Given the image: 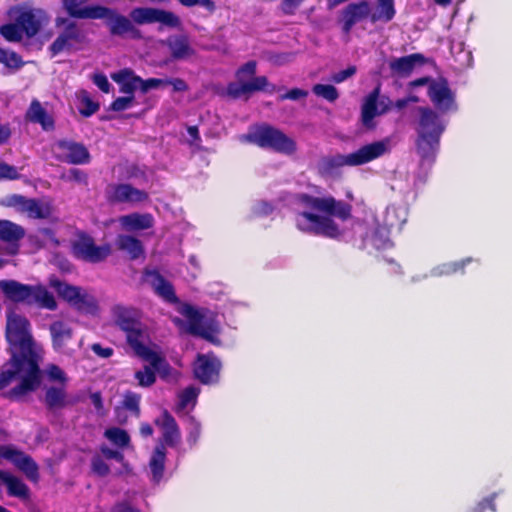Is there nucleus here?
<instances>
[{
	"label": "nucleus",
	"instance_id": "nucleus-60",
	"mask_svg": "<svg viewBox=\"0 0 512 512\" xmlns=\"http://www.w3.org/2000/svg\"><path fill=\"white\" fill-rule=\"evenodd\" d=\"M200 432H201L200 424L193 421L191 424L190 430H189L187 441L190 444L194 445L200 436Z\"/></svg>",
	"mask_w": 512,
	"mask_h": 512
},
{
	"label": "nucleus",
	"instance_id": "nucleus-34",
	"mask_svg": "<svg viewBox=\"0 0 512 512\" xmlns=\"http://www.w3.org/2000/svg\"><path fill=\"white\" fill-rule=\"evenodd\" d=\"M149 364L145 365L142 369L137 370L135 372V379L138 382V385L141 387H150L156 381L155 372H158L161 377H167L169 373V365L167 364L166 368L162 371L156 369L150 361H147Z\"/></svg>",
	"mask_w": 512,
	"mask_h": 512
},
{
	"label": "nucleus",
	"instance_id": "nucleus-37",
	"mask_svg": "<svg viewBox=\"0 0 512 512\" xmlns=\"http://www.w3.org/2000/svg\"><path fill=\"white\" fill-rule=\"evenodd\" d=\"M395 15L393 0H377V5L371 8L370 21L372 23L382 21L389 22Z\"/></svg>",
	"mask_w": 512,
	"mask_h": 512
},
{
	"label": "nucleus",
	"instance_id": "nucleus-33",
	"mask_svg": "<svg viewBox=\"0 0 512 512\" xmlns=\"http://www.w3.org/2000/svg\"><path fill=\"white\" fill-rule=\"evenodd\" d=\"M26 117L34 123H39L44 130H50L53 128L54 123L52 118L47 114L45 109L37 100L32 101L29 109L27 110Z\"/></svg>",
	"mask_w": 512,
	"mask_h": 512
},
{
	"label": "nucleus",
	"instance_id": "nucleus-57",
	"mask_svg": "<svg viewBox=\"0 0 512 512\" xmlns=\"http://www.w3.org/2000/svg\"><path fill=\"white\" fill-rule=\"evenodd\" d=\"M356 72V68L354 66H350L345 70L339 71L337 73H334L331 76V80L335 83H341L348 79L349 77L353 76Z\"/></svg>",
	"mask_w": 512,
	"mask_h": 512
},
{
	"label": "nucleus",
	"instance_id": "nucleus-19",
	"mask_svg": "<svg viewBox=\"0 0 512 512\" xmlns=\"http://www.w3.org/2000/svg\"><path fill=\"white\" fill-rule=\"evenodd\" d=\"M370 16L371 5L368 1L362 0L348 4L341 11L340 16L343 31L349 33L356 24L370 19Z\"/></svg>",
	"mask_w": 512,
	"mask_h": 512
},
{
	"label": "nucleus",
	"instance_id": "nucleus-26",
	"mask_svg": "<svg viewBox=\"0 0 512 512\" xmlns=\"http://www.w3.org/2000/svg\"><path fill=\"white\" fill-rule=\"evenodd\" d=\"M145 282L152 286L155 293L167 302H176L173 286L156 271H146Z\"/></svg>",
	"mask_w": 512,
	"mask_h": 512
},
{
	"label": "nucleus",
	"instance_id": "nucleus-30",
	"mask_svg": "<svg viewBox=\"0 0 512 512\" xmlns=\"http://www.w3.org/2000/svg\"><path fill=\"white\" fill-rule=\"evenodd\" d=\"M0 483L7 487L10 496L20 499H26L29 496V489L25 483L9 472L0 470Z\"/></svg>",
	"mask_w": 512,
	"mask_h": 512
},
{
	"label": "nucleus",
	"instance_id": "nucleus-9",
	"mask_svg": "<svg viewBox=\"0 0 512 512\" xmlns=\"http://www.w3.org/2000/svg\"><path fill=\"white\" fill-rule=\"evenodd\" d=\"M179 313L186 319L188 332L214 344L219 342L220 323L212 312L182 304L179 307Z\"/></svg>",
	"mask_w": 512,
	"mask_h": 512
},
{
	"label": "nucleus",
	"instance_id": "nucleus-61",
	"mask_svg": "<svg viewBox=\"0 0 512 512\" xmlns=\"http://www.w3.org/2000/svg\"><path fill=\"white\" fill-rule=\"evenodd\" d=\"M92 351L100 356L101 358H109L113 354V349L110 347H102L100 344H93L91 346Z\"/></svg>",
	"mask_w": 512,
	"mask_h": 512
},
{
	"label": "nucleus",
	"instance_id": "nucleus-22",
	"mask_svg": "<svg viewBox=\"0 0 512 512\" xmlns=\"http://www.w3.org/2000/svg\"><path fill=\"white\" fill-rule=\"evenodd\" d=\"M155 425L161 431L162 437L159 444L163 446L176 447L181 440V433L175 419L167 412L163 411L155 420Z\"/></svg>",
	"mask_w": 512,
	"mask_h": 512
},
{
	"label": "nucleus",
	"instance_id": "nucleus-13",
	"mask_svg": "<svg viewBox=\"0 0 512 512\" xmlns=\"http://www.w3.org/2000/svg\"><path fill=\"white\" fill-rule=\"evenodd\" d=\"M130 18L138 25L161 23L167 27L176 28L181 24L180 18L173 12L151 7L134 8Z\"/></svg>",
	"mask_w": 512,
	"mask_h": 512
},
{
	"label": "nucleus",
	"instance_id": "nucleus-39",
	"mask_svg": "<svg viewBox=\"0 0 512 512\" xmlns=\"http://www.w3.org/2000/svg\"><path fill=\"white\" fill-rule=\"evenodd\" d=\"M390 229L387 226L377 227L373 233L366 238V242L370 243L376 249H384L390 246Z\"/></svg>",
	"mask_w": 512,
	"mask_h": 512
},
{
	"label": "nucleus",
	"instance_id": "nucleus-16",
	"mask_svg": "<svg viewBox=\"0 0 512 512\" xmlns=\"http://www.w3.org/2000/svg\"><path fill=\"white\" fill-rule=\"evenodd\" d=\"M428 95L434 106L441 112H452L457 109L455 95L444 79H435L430 82Z\"/></svg>",
	"mask_w": 512,
	"mask_h": 512
},
{
	"label": "nucleus",
	"instance_id": "nucleus-53",
	"mask_svg": "<svg viewBox=\"0 0 512 512\" xmlns=\"http://www.w3.org/2000/svg\"><path fill=\"white\" fill-rule=\"evenodd\" d=\"M19 178L17 168L7 163H0V180L9 179L14 180Z\"/></svg>",
	"mask_w": 512,
	"mask_h": 512
},
{
	"label": "nucleus",
	"instance_id": "nucleus-62",
	"mask_svg": "<svg viewBox=\"0 0 512 512\" xmlns=\"http://www.w3.org/2000/svg\"><path fill=\"white\" fill-rule=\"evenodd\" d=\"M166 85H171L176 92H183L188 89L186 82L180 78L165 79Z\"/></svg>",
	"mask_w": 512,
	"mask_h": 512
},
{
	"label": "nucleus",
	"instance_id": "nucleus-5",
	"mask_svg": "<svg viewBox=\"0 0 512 512\" xmlns=\"http://www.w3.org/2000/svg\"><path fill=\"white\" fill-rule=\"evenodd\" d=\"M12 23L0 28L1 35L8 41H20L23 36H35L46 19L42 9L27 4L13 7L9 10Z\"/></svg>",
	"mask_w": 512,
	"mask_h": 512
},
{
	"label": "nucleus",
	"instance_id": "nucleus-48",
	"mask_svg": "<svg viewBox=\"0 0 512 512\" xmlns=\"http://www.w3.org/2000/svg\"><path fill=\"white\" fill-rule=\"evenodd\" d=\"M34 238L37 240L40 247L53 248L58 245V241L53 232L49 229H39L35 233Z\"/></svg>",
	"mask_w": 512,
	"mask_h": 512
},
{
	"label": "nucleus",
	"instance_id": "nucleus-18",
	"mask_svg": "<svg viewBox=\"0 0 512 512\" xmlns=\"http://www.w3.org/2000/svg\"><path fill=\"white\" fill-rule=\"evenodd\" d=\"M53 152L62 161L72 164H85L89 162V152L79 143L61 140L53 145Z\"/></svg>",
	"mask_w": 512,
	"mask_h": 512
},
{
	"label": "nucleus",
	"instance_id": "nucleus-59",
	"mask_svg": "<svg viewBox=\"0 0 512 512\" xmlns=\"http://www.w3.org/2000/svg\"><path fill=\"white\" fill-rule=\"evenodd\" d=\"M101 453L105 459H114L117 462H120V463L123 462L124 457H123L122 453L112 450L109 447H106V446L102 447Z\"/></svg>",
	"mask_w": 512,
	"mask_h": 512
},
{
	"label": "nucleus",
	"instance_id": "nucleus-4",
	"mask_svg": "<svg viewBox=\"0 0 512 512\" xmlns=\"http://www.w3.org/2000/svg\"><path fill=\"white\" fill-rule=\"evenodd\" d=\"M418 112L417 153L421 158V165L430 166L435 160L446 122L430 108H418Z\"/></svg>",
	"mask_w": 512,
	"mask_h": 512
},
{
	"label": "nucleus",
	"instance_id": "nucleus-31",
	"mask_svg": "<svg viewBox=\"0 0 512 512\" xmlns=\"http://www.w3.org/2000/svg\"><path fill=\"white\" fill-rule=\"evenodd\" d=\"M166 459V448L163 444H158L150 458L149 468L153 482L158 483L163 478L164 465Z\"/></svg>",
	"mask_w": 512,
	"mask_h": 512
},
{
	"label": "nucleus",
	"instance_id": "nucleus-64",
	"mask_svg": "<svg viewBox=\"0 0 512 512\" xmlns=\"http://www.w3.org/2000/svg\"><path fill=\"white\" fill-rule=\"evenodd\" d=\"M308 95V92L305 91V90H302V89H298V88H295V89H292L290 91H288L284 96L283 98L285 99H291V100H298L300 98H304Z\"/></svg>",
	"mask_w": 512,
	"mask_h": 512
},
{
	"label": "nucleus",
	"instance_id": "nucleus-41",
	"mask_svg": "<svg viewBox=\"0 0 512 512\" xmlns=\"http://www.w3.org/2000/svg\"><path fill=\"white\" fill-rule=\"evenodd\" d=\"M198 395L199 389L194 386L184 389L179 394L178 410L184 411L193 408L196 404Z\"/></svg>",
	"mask_w": 512,
	"mask_h": 512
},
{
	"label": "nucleus",
	"instance_id": "nucleus-51",
	"mask_svg": "<svg viewBox=\"0 0 512 512\" xmlns=\"http://www.w3.org/2000/svg\"><path fill=\"white\" fill-rule=\"evenodd\" d=\"M93 472L99 476H106L109 473V467L100 455L94 456L92 459Z\"/></svg>",
	"mask_w": 512,
	"mask_h": 512
},
{
	"label": "nucleus",
	"instance_id": "nucleus-44",
	"mask_svg": "<svg viewBox=\"0 0 512 512\" xmlns=\"http://www.w3.org/2000/svg\"><path fill=\"white\" fill-rule=\"evenodd\" d=\"M105 437L118 447H126L129 445L130 437L123 429L112 427L105 431Z\"/></svg>",
	"mask_w": 512,
	"mask_h": 512
},
{
	"label": "nucleus",
	"instance_id": "nucleus-46",
	"mask_svg": "<svg viewBox=\"0 0 512 512\" xmlns=\"http://www.w3.org/2000/svg\"><path fill=\"white\" fill-rule=\"evenodd\" d=\"M471 261L470 258H467L461 262L454 263H446L435 267L431 273L433 276H442V275H450L455 273L459 269H462L467 263Z\"/></svg>",
	"mask_w": 512,
	"mask_h": 512
},
{
	"label": "nucleus",
	"instance_id": "nucleus-10",
	"mask_svg": "<svg viewBox=\"0 0 512 512\" xmlns=\"http://www.w3.org/2000/svg\"><path fill=\"white\" fill-rule=\"evenodd\" d=\"M255 72L256 63L253 61L242 66L237 72V81L228 85V94L237 98L243 94L265 90L268 86L266 77H254Z\"/></svg>",
	"mask_w": 512,
	"mask_h": 512
},
{
	"label": "nucleus",
	"instance_id": "nucleus-1",
	"mask_svg": "<svg viewBox=\"0 0 512 512\" xmlns=\"http://www.w3.org/2000/svg\"><path fill=\"white\" fill-rule=\"evenodd\" d=\"M6 338L12 349V358L0 373V389L19 382L10 392L11 397H20L35 390L40 383L38 362L43 349L34 341L29 321L14 311L7 313Z\"/></svg>",
	"mask_w": 512,
	"mask_h": 512
},
{
	"label": "nucleus",
	"instance_id": "nucleus-56",
	"mask_svg": "<svg viewBox=\"0 0 512 512\" xmlns=\"http://www.w3.org/2000/svg\"><path fill=\"white\" fill-rule=\"evenodd\" d=\"M94 84L104 93H109L111 84L109 83L107 77L102 73L94 74L93 76Z\"/></svg>",
	"mask_w": 512,
	"mask_h": 512
},
{
	"label": "nucleus",
	"instance_id": "nucleus-49",
	"mask_svg": "<svg viewBox=\"0 0 512 512\" xmlns=\"http://www.w3.org/2000/svg\"><path fill=\"white\" fill-rule=\"evenodd\" d=\"M139 403H140V396L128 392L124 396L123 405L126 409L131 410L136 413V415L139 414Z\"/></svg>",
	"mask_w": 512,
	"mask_h": 512
},
{
	"label": "nucleus",
	"instance_id": "nucleus-58",
	"mask_svg": "<svg viewBox=\"0 0 512 512\" xmlns=\"http://www.w3.org/2000/svg\"><path fill=\"white\" fill-rule=\"evenodd\" d=\"M47 374L54 381L64 382L66 380L64 371L56 365H50L47 369Z\"/></svg>",
	"mask_w": 512,
	"mask_h": 512
},
{
	"label": "nucleus",
	"instance_id": "nucleus-36",
	"mask_svg": "<svg viewBox=\"0 0 512 512\" xmlns=\"http://www.w3.org/2000/svg\"><path fill=\"white\" fill-rule=\"evenodd\" d=\"M117 246L125 251L131 259H137L143 255V246L140 240L130 235H120L117 238Z\"/></svg>",
	"mask_w": 512,
	"mask_h": 512
},
{
	"label": "nucleus",
	"instance_id": "nucleus-27",
	"mask_svg": "<svg viewBox=\"0 0 512 512\" xmlns=\"http://www.w3.org/2000/svg\"><path fill=\"white\" fill-rule=\"evenodd\" d=\"M8 460L21 470L29 480L34 482L38 480V466L30 456L12 448Z\"/></svg>",
	"mask_w": 512,
	"mask_h": 512
},
{
	"label": "nucleus",
	"instance_id": "nucleus-3",
	"mask_svg": "<svg viewBox=\"0 0 512 512\" xmlns=\"http://www.w3.org/2000/svg\"><path fill=\"white\" fill-rule=\"evenodd\" d=\"M112 318L115 325L125 333L129 346L139 357L150 361L160 371L166 368L167 362L157 347L150 344L148 332L140 321V312L137 309L115 305L112 308Z\"/></svg>",
	"mask_w": 512,
	"mask_h": 512
},
{
	"label": "nucleus",
	"instance_id": "nucleus-45",
	"mask_svg": "<svg viewBox=\"0 0 512 512\" xmlns=\"http://www.w3.org/2000/svg\"><path fill=\"white\" fill-rule=\"evenodd\" d=\"M313 93L329 102H334L338 99V90L330 84H316L312 88Z\"/></svg>",
	"mask_w": 512,
	"mask_h": 512
},
{
	"label": "nucleus",
	"instance_id": "nucleus-25",
	"mask_svg": "<svg viewBox=\"0 0 512 512\" xmlns=\"http://www.w3.org/2000/svg\"><path fill=\"white\" fill-rule=\"evenodd\" d=\"M0 289L10 300L29 304L33 286L25 285L14 280H2L0 281Z\"/></svg>",
	"mask_w": 512,
	"mask_h": 512
},
{
	"label": "nucleus",
	"instance_id": "nucleus-52",
	"mask_svg": "<svg viewBox=\"0 0 512 512\" xmlns=\"http://www.w3.org/2000/svg\"><path fill=\"white\" fill-rule=\"evenodd\" d=\"M134 101V96H125V97H118L114 100V102L111 104V109L113 111H123L130 107H132Z\"/></svg>",
	"mask_w": 512,
	"mask_h": 512
},
{
	"label": "nucleus",
	"instance_id": "nucleus-20",
	"mask_svg": "<svg viewBox=\"0 0 512 512\" xmlns=\"http://www.w3.org/2000/svg\"><path fill=\"white\" fill-rule=\"evenodd\" d=\"M390 100L388 98H379V88L370 93L362 105V122L367 128L374 126L373 119L385 113L389 109Z\"/></svg>",
	"mask_w": 512,
	"mask_h": 512
},
{
	"label": "nucleus",
	"instance_id": "nucleus-35",
	"mask_svg": "<svg viewBox=\"0 0 512 512\" xmlns=\"http://www.w3.org/2000/svg\"><path fill=\"white\" fill-rule=\"evenodd\" d=\"M407 216L408 212L405 207L394 205L389 206L385 212L384 225L389 229H401L403 224L407 221Z\"/></svg>",
	"mask_w": 512,
	"mask_h": 512
},
{
	"label": "nucleus",
	"instance_id": "nucleus-32",
	"mask_svg": "<svg viewBox=\"0 0 512 512\" xmlns=\"http://www.w3.org/2000/svg\"><path fill=\"white\" fill-rule=\"evenodd\" d=\"M422 62V56L419 54H411L400 58L393 59L390 62V68L393 73L399 76H408L417 64Z\"/></svg>",
	"mask_w": 512,
	"mask_h": 512
},
{
	"label": "nucleus",
	"instance_id": "nucleus-11",
	"mask_svg": "<svg viewBox=\"0 0 512 512\" xmlns=\"http://www.w3.org/2000/svg\"><path fill=\"white\" fill-rule=\"evenodd\" d=\"M57 25H65L64 30L57 36L50 46L53 55L62 52H73L79 50L85 43L86 36L75 22L58 18Z\"/></svg>",
	"mask_w": 512,
	"mask_h": 512
},
{
	"label": "nucleus",
	"instance_id": "nucleus-28",
	"mask_svg": "<svg viewBox=\"0 0 512 512\" xmlns=\"http://www.w3.org/2000/svg\"><path fill=\"white\" fill-rule=\"evenodd\" d=\"M165 44L174 59L182 60L194 54V49L186 35H171L165 40Z\"/></svg>",
	"mask_w": 512,
	"mask_h": 512
},
{
	"label": "nucleus",
	"instance_id": "nucleus-7",
	"mask_svg": "<svg viewBox=\"0 0 512 512\" xmlns=\"http://www.w3.org/2000/svg\"><path fill=\"white\" fill-rule=\"evenodd\" d=\"M71 13L78 19H105L112 35H131L134 38L140 36L139 30L134 26L132 19L117 13L115 10L101 5H90L84 9L71 6Z\"/></svg>",
	"mask_w": 512,
	"mask_h": 512
},
{
	"label": "nucleus",
	"instance_id": "nucleus-29",
	"mask_svg": "<svg viewBox=\"0 0 512 512\" xmlns=\"http://www.w3.org/2000/svg\"><path fill=\"white\" fill-rule=\"evenodd\" d=\"M111 78L120 85V92L129 96L133 95L137 88L140 89L141 77L131 69L126 68L113 73Z\"/></svg>",
	"mask_w": 512,
	"mask_h": 512
},
{
	"label": "nucleus",
	"instance_id": "nucleus-47",
	"mask_svg": "<svg viewBox=\"0 0 512 512\" xmlns=\"http://www.w3.org/2000/svg\"><path fill=\"white\" fill-rule=\"evenodd\" d=\"M0 63L11 69H18L23 65L21 58L13 51L0 48Z\"/></svg>",
	"mask_w": 512,
	"mask_h": 512
},
{
	"label": "nucleus",
	"instance_id": "nucleus-15",
	"mask_svg": "<svg viewBox=\"0 0 512 512\" xmlns=\"http://www.w3.org/2000/svg\"><path fill=\"white\" fill-rule=\"evenodd\" d=\"M106 196L113 203H125L132 206L145 203L149 200V194L129 183L110 184L106 188Z\"/></svg>",
	"mask_w": 512,
	"mask_h": 512
},
{
	"label": "nucleus",
	"instance_id": "nucleus-63",
	"mask_svg": "<svg viewBox=\"0 0 512 512\" xmlns=\"http://www.w3.org/2000/svg\"><path fill=\"white\" fill-rule=\"evenodd\" d=\"M111 512H140L133 507L128 501L118 502L111 510Z\"/></svg>",
	"mask_w": 512,
	"mask_h": 512
},
{
	"label": "nucleus",
	"instance_id": "nucleus-6",
	"mask_svg": "<svg viewBox=\"0 0 512 512\" xmlns=\"http://www.w3.org/2000/svg\"><path fill=\"white\" fill-rule=\"evenodd\" d=\"M390 150V140L384 139L362 146L349 154H337L324 157L319 162L323 174L332 175L343 166H359L381 157Z\"/></svg>",
	"mask_w": 512,
	"mask_h": 512
},
{
	"label": "nucleus",
	"instance_id": "nucleus-24",
	"mask_svg": "<svg viewBox=\"0 0 512 512\" xmlns=\"http://www.w3.org/2000/svg\"><path fill=\"white\" fill-rule=\"evenodd\" d=\"M118 222L123 230L134 232L151 228L154 218L149 213L133 212L119 217Z\"/></svg>",
	"mask_w": 512,
	"mask_h": 512
},
{
	"label": "nucleus",
	"instance_id": "nucleus-55",
	"mask_svg": "<svg viewBox=\"0 0 512 512\" xmlns=\"http://www.w3.org/2000/svg\"><path fill=\"white\" fill-rule=\"evenodd\" d=\"M180 3L186 7H192L196 5H200L212 12L215 10V4L212 0H179Z\"/></svg>",
	"mask_w": 512,
	"mask_h": 512
},
{
	"label": "nucleus",
	"instance_id": "nucleus-43",
	"mask_svg": "<svg viewBox=\"0 0 512 512\" xmlns=\"http://www.w3.org/2000/svg\"><path fill=\"white\" fill-rule=\"evenodd\" d=\"M46 402L50 408H62L68 404L66 394L62 388H49L46 392Z\"/></svg>",
	"mask_w": 512,
	"mask_h": 512
},
{
	"label": "nucleus",
	"instance_id": "nucleus-42",
	"mask_svg": "<svg viewBox=\"0 0 512 512\" xmlns=\"http://www.w3.org/2000/svg\"><path fill=\"white\" fill-rule=\"evenodd\" d=\"M78 110L83 116H91L98 109L99 105L95 103L86 91L77 93Z\"/></svg>",
	"mask_w": 512,
	"mask_h": 512
},
{
	"label": "nucleus",
	"instance_id": "nucleus-2",
	"mask_svg": "<svg viewBox=\"0 0 512 512\" xmlns=\"http://www.w3.org/2000/svg\"><path fill=\"white\" fill-rule=\"evenodd\" d=\"M295 211V224L300 231L329 238L341 236L340 222L351 217V206L332 196L300 194Z\"/></svg>",
	"mask_w": 512,
	"mask_h": 512
},
{
	"label": "nucleus",
	"instance_id": "nucleus-17",
	"mask_svg": "<svg viewBox=\"0 0 512 512\" xmlns=\"http://www.w3.org/2000/svg\"><path fill=\"white\" fill-rule=\"evenodd\" d=\"M73 253L79 259L96 263L104 260L111 249L109 245L97 246L91 237L80 235L73 243Z\"/></svg>",
	"mask_w": 512,
	"mask_h": 512
},
{
	"label": "nucleus",
	"instance_id": "nucleus-23",
	"mask_svg": "<svg viewBox=\"0 0 512 512\" xmlns=\"http://www.w3.org/2000/svg\"><path fill=\"white\" fill-rule=\"evenodd\" d=\"M220 367V361L213 355H198L194 374L203 384L214 383L218 380Z\"/></svg>",
	"mask_w": 512,
	"mask_h": 512
},
{
	"label": "nucleus",
	"instance_id": "nucleus-14",
	"mask_svg": "<svg viewBox=\"0 0 512 512\" xmlns=\"http://www.w3.org/2000/svg\"><path fill=\"white\" fill-rule=\"evenodd\" d=\"M8 206L16 208L33 219H45L52 215L53 208L49 200L28 199L20 195H12L6 199Z\"/></svg>",
	"mask_w": 512,
	"mask_h": 512
},
{
	"label": "nucleus",
	"instance_id": "nucleus-40",
	"mask_svg": "<svg viewBox=\"0 0 512 512\" xmlns=\"http://www.w3.org/2000/svg\"><path fill=\"white\" fill-rule=\"evenodd\" d=\"M24 236V229L10 221H0V238L5 241L19 240Z\"/></svg>",
	"mask_w": 512,
	"mask_h": 512
},
{
	"label": "nucleus",
	"instance_id": "nucleus-54",
	"mask_svg": "<svg viewBox=\"0 0 512 512\" xmlns=\"http://www.w3.org/2000/svg\"><path fill=\"white\" fill-rule=\"evenodd\" d=\"M253 213L256 216H266L272 213L273 206L265 201H258L252 207Z\"/></svg>",
	"mask_w": 512,
	"mask_h": 512
},
{
	"label": "nucleus",
	"instance_id": "nucleus-8",
	"mask_svg": "<svg viewBox=\"0 0 512 512\" xmlns=\"http://www.w3.org/2000/svg\"><path fill=\"white\" fill-rule=\"evenodd\" d=\"M238 140L242 143H253L261 148L287 155L296 151V143L292 138L269 125L253 127L248 133L239 135Z\"/></svg>",
	"mask_w": 512,
	"mask_h": 512
},
{
	"label": "nucleus",
	"instance_id": "nucleus-12",
	"mask_svg": "<svg viewBox=\"0 0 512 512\" xmlns=\"http://www.w3.org/2000/svg\"><path fill=\"white\" fill-rule=\"evenodd\" d=\"M49 285L56 290L59 296L80 310L93 312L97 307L96 298L85 289L69 285L55 277L50 278Z\"/></svg>",
	"mask_w": 512,
	"mask_h": 512
},
{
	"label": "nucleus",
	"instance_id": "nucleus-38",
	"mask_svg": "<svg viewBox=\"0 0 512 512\" xmlns=\"http://www.w3.org/2000/svg\"><path fill=\"white\" fill-rule=\"evenodd\" d=\"M29 304H35L39 307L46 308L49 310L56 309V301L52 294H50L45 288L40 286L33 287L32 296L30 297Z\"/></svg>",
	"mask_w": 512,
	"mask_h": 512
},
{
	"label": "nucleus",
	"instance_id": "nucleus-21",
	"mask_svg": "<svg viewBox=\"0 0 512 512\" xmlns=\"http://www.w3.org/2000/svg\"><path fill=\"white\" fill-rule=\"evenodd\" d=\"M52 345L55 351L71 356L74 353L72 347V329L63 321H56L50 325Z\"/></svg>",
	"mask_w": 512,
	"mask_h": 512
},
{
	"label": "nucleus",
	"instance_id": "nucleus-50",
	"mask_svg": "<svg viewBox=\"0 0 512 512\" xmlns=\"http://www.w3.org/2000/svg\"><path fill=\"white\" fill-rule=\"evenodd\" d=\"M165 79H159V78H149V79H142L140 82V90L142 93H147L151 89H157L161 86L166 85Z\"/></svg>",
	"mask_w": 512,
	"mask_h": 512
}]
</instances>
